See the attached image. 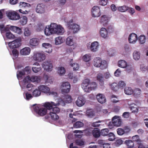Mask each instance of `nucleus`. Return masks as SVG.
Returning a JSON list of instances; mask_svg holds the SVG:
<instances>
[{
	"label": "nucleus",
	"instance_id": "nucleus-1",
	"mask_svg": "<svg viewBox=\"0 0 148 148\" xmlns=\"http://www.w3.org/2000/svg\"><path fill=\"white\" fill-rule=\"evenodd\" d=\"M7 25L5 27L4 24H0V31L2 34L5 33L7 31H9L10 29L19 34L22 33V30L21 28L14 26H11L10 27H9Z\"/></svg>",
	"mask_w": 148,
	"mask_h": 148
},
{
	"label": "nucleus",
	"instance_id": "nucleus-2",
	"mask_svg": "<svg viewBox=\"0 0 148 148\" xmlns=\"http://www.w3.org/2000/svg\"><path fill=\"white\" fill-rule=\"evenodd\" d=\"M94 65L97 67H100V69L103 70L107 68V64L105 60H102L99 58H96L94 60Z\"/></svg>",
	"mask_w": 148,
	"mask_h": 148
},
{
	"label": "nucleus",
	"instance_id": "nucleus-3",
	"mask_svg": "<svg viewBox=\"0 0 148 148\" xmlns=\"http://www.w3.org/2000/svg\"><path fill=\"white\" fill-rule=\"evenodd\" d=\"M60 111V110L58 108L56 107L53 108L49 112V115L51 119L53 121L58 120L59 119V116L57 115Z\"/></svg>",
	"mask_w": 148,
	"mask_h": 148
},
{
	"label": "nucleus",
	"instance_id": "nucleus-4",
	"mask_svg": "<svg viewBox=\"0 0 148 148\" xmlns=\"http://www.w3.org/2000/svg\"><path fill=\"white\" fill-rule=\"evenodd\" d=\"M34 110L37 114L40 116L45 115L47 113L46 109L44 108H41L38 106L34 107Z\"/></svg>",
	"mask_w": 148,
	"mask_h": 148
},
{
	"label": "nucleus",
	"instance_id": "nucleus-5",
	"mask_svg": "<svg viewBox=\"0 0 148 148\" xmlns=\"http://www.w3.org/2000/svg\"><path fill=\"white\" fill-rule=\"evenodd\" d=\"M41 78L40 76L33 75L30 77L28 75L25 77L23 81L25 82H39L40 81Z\"/></svg>",
	"mask_w": 148,
	"mask_h": 148
},
{
	"label": "nucleus",
	"instance_id": "nucleus-6",
	"mask_svg": "<svg viewBox=\"0 0 148 148\" xmlns=\"http://www.w3.org/2000/svg\"><path fill=\"white\" fill-rule=\"evenodd\" d=\"M9 18L12 20H16L20 18V16L15 11L9 12L7 14Z\"/></svg>",
	"mask_w": 148,
	"mask_h": 148
},
{
	"label": "nucleus",
	"instance_id": "nucleus-7",
	"mask_svg": "<svg viewBox=\"0 0 148 148\" xmlns=\"http://www.w3.org/2000/svg\"><path fill=\"white\" fill-rule=\"evenodd\" d=\"M21 38H18L9 43V45L11 48H15L19 47L21 45Z\"/></svg>",
	"mask_w": 148,
	"mask_h": 148
},
{
	"label": "nucleus",
	"instance_id": "nucleus-8",
	"mask_svg": "<svg viewBox=\"0 0 148 148\" xmlns=\"http://www.w3.org/2000/svg\"><path fill=\"white\" fill-rule=\"evenodd\" d=\"M45 58V56L43 53H34L33 56V59L36 61L41 62L44 60Z\"/></svg>",
	"mask_w": 148,
	"mask_h": 148
},
{
	"label": "nucleus",
	"instance_id": "nucleus-9",
	"mask_svg": "<svg viewBox=\"0 0 148 148\" xmlns=\"http://www.w3.org/2000/svg\"><path fill=\"white\" fill-rule=\"evenodd\" d=\"M62 86L63 88L61 90L62 94L67 93L69 92L71 86L69 82H63Z\"/></svg>",
	"mask_w": 148,
	"mask_h": 148
},
{
	"label": "nucleus",
	"instance_id": "nucleus-10",
	"mask_svg": "<svg viewBox=\"0 0 148 148\" xmlns=\"http://www.w3.org/2000/svg\"><path fill=\"white\" fill-rule=\"evenodd\" d=\"M42 67L47 71H51L53 69L52 64L50 61H47L44 62L42 64Z\"/></svg>",
	"mask_w": 148,
	"mask_h": 148
},
{
	"label": "nucleus",
	"instance_id": "nucleus-11",
	"mask_svg": "<svg viewBox=\"0 0 148 148\" xmlns=\"http://www.w3.org/2000/svg\"><path fill=\"white\" fill-rule=\"evenodd\" d=\"M60 105L59 103H55L53 102H46L44 103L43 105L44 108L47 109V110H51L53 109V106L55 107L58 106Z\"/></svg>",
	"mask_w": 148,
	"mask_h": 148
},
{
	"label": "nucleus",
	"instance_id": "nucleus-12",
	"mask_svg": "<svg viewBox=\"0 0 148 148\" xmlns=\"http://www.w3.org/2000/svg\"><path fill=\"white\" fill-rule=\"evenodd\" d=\"M91 12L92 16L93 17H98L101 15L99 8L97 6L93 7L92 8Z\"/></svg>",
	"mask_w": 148,
	"mask_h": 148
},
{
	"label": "nucleus",
	"instance_id": "nucleus-13",
	"mask_svg": "<svg viewBox=\"0 0 148 148\" xmlns=\"http://www.w3.org/2000/svg\"><path fill=\"white\" fill-rule=\"evenodd\" d=\"M90 82V80L88 79H85L83 80L82 84V87L84 91L86 92L88 91L87 88Z\"/></svg>",
	"mask_w": 148,
	"mask_h": 148
},
{
	"label": "nucleus",
	"instance_id": "nucleus-14",
	"mask_svg": "<svg viewBox=\"0 0 148 148\" xmlns=\"http://www.w3.org/2000/svg\"><path fill=\"white\" fill-rule=\"evenodd\" d=\"M68 25L69 29L73 30L74 33L77 32L79 30V26L77 24H70L69 23H68Z\"/></svg>",
	"mask_w": 148,
	"mask_h": 148
},
{
	"label": "nucleus",
	"instance_id": "nucleus-15",
	"mask_svg": "<svg viewBox=\"0 0 148 148\" xmlns=\"http://www.w3.org/2000/svg\"><path fill=\"white\" fill-rule=\"evenodd\" d=\"M96 97L98 101L101 103H104L106 101V98L103 94L98 93Z\"/></svg>",
	"mask_w": 148,
	"mask_h": 148
},
{
	"label": "nucleus",
	"instance_id": "nucleus-16",
	"mask_svg": "<svg viewBox=\"0 0 148 148\" xmlns=\"http://www.w3.org/2000/svg\"><path fill=\"white\" fill-rule=\"evenodd\" d=\"M86 102L85 99L82 96L78 97L76 101V105L79 107H81L84 105Z\"/></svg>",
	"mask_w": 148,
	"mask_h": 148
},
{
	"label": "nucleus",
	"instance_id": "nucleus-17",
	"mask_svg": "<svg viewBox=\"0 0 148 148\" xmlns=\"http://www.w3.org/2000/svg\"><path fill=\"white\" fill-rule=\"evenodd\" d=\"M141 90L139 88H136L134 90L130 89V95L133 94L135 97L139 96L141 94Z\"/></svg>",
	"mask_w": 148,
	"mask_h": 148
},
{
	"label": "nucleus",
	"instance_id": "nucleus-18",
	"mask_svg": "<svg viewBox=\"0 0 148 148\" xmlns=\"http://www.w3.org/2000/svg\"><path fill=\"white\" fill-rule=\"evenodd\" d=\"M40 42L39 39L37 38H33L30 39L29 41L30 45L32 46H38Z\"/></svg>",
	"mask_w": 148,
	"mask_h": 148
},
{
	"label": "nucleus",
	"instance_id": "nucleus-19",
	"mask_svg": "<svg viewBox=\"0 0 148 148\" xmlns=\"http://www.w3.org/2000/svg\"><path fill=\"white\" fill-rule=\"evenodd\" d=\"M112 120L114 121V126H116L119 127L121 125V120L119 117L115 116L113 117Z\"/></svg>",
	"mask_w": 148,
	"mask_h": 148
},
{
	"label": "nucleus",
	"instance_id": "nucleus-20",
	"mask_svg": "<svg viewBox=\"0 0 148 148\" xmlns=\"http://www.w3.org/2000/svg\"><path fill=\"white\" fill-rule=\"evenodd\" d=\"M42 46L45 48V51L48 53H50L52 51V47L51 45L49 43H43Z\"/></svg>",
	"mask_w": 148,
	"mask_h": 148
},
{
	"label": "nucleus",
	"instance_id": "nucleus-21",
	"mask_svg": "<svg viewBox=\"0 0 148 148\" xmlns=\"http://www.w3.org/2000/svg\"><path fill=\"white\" fill-rule=\"evenodd\" d=\"M38 88L40 90V92L48 94L50 90V88L45 85H40L38 87Z\"/></svg>",
	"mask_w": 148,
	"mask_h": 148
},
{
	"label": "nucleus",
	"instance_id": "nucleus-22",
	"mask_svg": "<svg viewBox=\"0 0 148 148\" xmlns=\"http://www.w3.org/2000/svg\"><path fill=\"white\" fill-rule=\"evenodd\" d=\"M89 86L88 87V91H87V92H89L92 90H95L97 87V84L95 82H90Z\"/></svg>",
	"mask_w": 148,
	"mask_h": 148
},
{
	"label": "nucleus",
	"instance_id": "nucleus-23",
	"mask_svg": "<svg viewBox=\"0 0 148 148\" xmlns=\"http://www.w3.org/2000/svg\"><path fill=\"white\" fill-rule=\"evenodd\" d=\"M34 66L32 68L33 71L37 73L41 69V68L38 62H35L33 64Z\"/></svg>",
	"mask_w": 148,
	"mask_h": 148
},
{
	"label": "nucleus",
	"instance_id": "nucleus-24",
	"mask_svg": "<svg viewBox=\"0 0 148 148\" xmlns=\"http://www.w3.org/2000/svg\"><path fill=\"white\" fill-rule=\"evenodd\" d=\"M30 49L29 47H26L20 50V54L23 55H28L30 53Z\"/></svg>",
	"mask_w": 148,
	"mask_h": 148
},
{
	"label": "nucleus",
	"instance_id": "nucleus-25",
	"mask_svg": "<svg viewBox=\"0 0 148 148\" xmlns=\"http://www.w3.org/2000/svg\"><path fill=\"white\" fill-rule=\"evenodd\" d=\"M97 80L99 81V84L101 86H103L104 84V79L103 75L101 73L98 74L97 76Z\"/></svg>",
	"mask_w": 148,
	"mask_h": 148
},
{
	"label": "nucleus",
	"instance_id": "nucleus-26",
	"mask_svg": "<svg viewBox=\"0 0 148 148\" xmlns=\"http://www.w3.org/2000/svg\"><path fill=\"white\" fill-rule=\"evenodd\" d=\"M100 35L103 38H106L108 36V31L105 28H102L100 31Z\"/></svg>",
	"mask_w": 148,
	"mask_h": 148
},
{
	"label": "nucleus",
	"instance_id": "nucleus-27",
	"mask_svg": "<svg viewBox=\"0 0 148 148\" xmlns=\"http://www.w3.org/2000/svg\"><path fill=\"white\" fill-rule=\"evenodd\" d=\"M92 134L93 136L95 138H98L100 137L101 135V132L97 128H95L92 131Z\"/></svg>",
	"mask_w": 148,
	"mask_h": 148
},
{
	"label": "nucleus",
	"instance_id": "nucleus-28",
	"mask_svg": "<svg viewBox=\"0 0 148 148\" xmlns=\"http://www.w3.org/2000/svg\"><path fill=\"white\" fill-rule=\"evenodd\" d=\"M99 46L98 43L97 42H92L90 46L91 51L93 52H95L97 50Z\"/></svg>",
	"mask_w": 148,
	"mask_h": 148
},
{
	"label": "nucleus",
	"instance_id": "nucleus-29",
	"mask_svg": "<svg viewBox=\"0 0 148 148\" xmlns=\"http://www.w3.org/2000/svg\"><path fill=\"white\" fill-rule=\"evenodd\" d=\"M100 22L104 26H106L108 22V18L105 15L102 16L100 19Z\"/></svg>",
	"mask_w": 148,
	"mask_h": 148
},
{
	"label": "nucleus",
	"instance_id": "nucleus-30",
	"mask_svg": "<svg viewBox=\"0 0 148 148\" xmlns=\"http://www.w3.org/2000/svg\"><path fill=\"white\" fill-rule=\"evenodd\" d=\"M130 110L132 111V113H136L138 111L137 105L135 103L130 104Z\"/></svg>",
	"mask_w": 148,
	"mask_h": 148
},
{
	"label": "nucleus",
	"instance_id": "nucleus-31",
	"mask_svg": "<svg viewBox=\"0 0 148 148\" xmlns=\"http://www.w3.org/2000/svg\"><path fill=\"white\" fill-rule=\"evenodd\" d=\"M137 39V36L136 34L134 33L130 34V43L135 42Z\"/></svg>",
	"mask_w": 148,
	"mask_h": 148
},
{
	"label": "nucleus",
	"instance_id": "nucleus-32",
	"mask_svg": "<svg viewBox=\"0 0 148 148\" xmlns=\"http://www.w3.org/2000/svg\"><path fill=\"white\" fill-rule=\"evenodd\" d=\"M109 85L111 89L114 91H116L119 89L118 84L116 83L113 82L110 84Z\"/></svg>",
	"mask_w": 148,
	"mask_h": 148
},
{
	"label": "nucleus",
	"instance_id": "nucleus-33",
	"mask_svg": "<svg viewBox=\"0 0 148 148\" xmlns=\"http://www.w3.org/2000/svg\"><path fill=\"white\" fill-rule=\"evenodd\" d=\"M64 32V29L61 26L58 25L56 29V30L54 34H56L58 35H62Z\"/></svg>",
	"mask_w": 148,
	"mask_h": 148
},
{
	"label": "nucleus",
	"instance_id": "nucleus-34",
	"mask_svg": "<svg viewBox=\"0 0 148 148\" xmlns=\"http://www.w3.org/2000/svg\"><path fill=\"white\" fill-rule=\"evenodd\" d=\"M118 66L121 68H125L127 66V64L124 60H120L118 62Z\"/></svg>",
	"mask_w": 148,
	"mask_h": 148
},
{
	"label": "nucleus",
	"instance_id": "nucleus-35",
	"mask_svg": "<svg viewBox=\"0 0 148 148\" xmlns=\"http://www.w3.org/2000/svg\"><path fill=\"white\" fill-rule=\"evenodd\" d=\"M70 64V65L73 67V70L77 71L78 70L79 68V65L77 63H73V60H71Z\"/></svg>",
	"mask_w": 148,
	"mask_h": 148
},
{
	"label": "nucleus",
	"instance_id": "nucleus-36",
	"mask_svg": "<svg viewBox=\"0 0 148 148\" xmlns=\"http://www.w3.org/2000/svg\"><path fill=\"white\" fill-rule=\"evenodd\" d=\"M25 74V73L24 70L22 71H18L17 72V77L19 79H21L23 76Z\"/></svg>",
	"mask_w": 148,
	"mask_h": 148
},
{
	"label": "nucleus",
	"instance_id": "nucleus-37",
	"mask_svg": "<svg viewBox=\"0 0 148 148\" xmlns=\"http://www.w3.org/2000/svg\"><path fill=\"white\" fill-rule=\"evenodd\" d=\"M20 23L22 25H25L27 21V18L26 16H23L20 17Z\"/></svg>",
	"mask_w": 148,
	"mask_h": 148
},
{
	"label": "nucleus",
	"instance_id": "nucleus-38",
	"mask_svg": "<svg viewBox=\"0 0 148 148\" xmlns=\"http://www.w3.org/2000/svg\"><path fill=\"white\" fill-rule=\"evenodd\" d=\"M45 9L40 5H38L36 8V11L37 12L39 13H42L45 12Z\"/></svg>",
	"mask_w": 148,
	"mask_h": 148
},
{
	"label": "nucleus",
	"instance_id": "nucleus-39",
	"mask_svg": "<svg viewBox=\"0 0 148 148\" xmlns=\"http://www.w3.org/2000/svg\"><path fill=\"white\" fill-rule=\"evenodd\" d=\"M44 32L46 36H49L51 34H54L53 33V32L49 27V26H48V27L47 26L45 27V29Z\"/></svg>",
	"mask_w": 148,
	"mask_h": 148
},
{
	"label": "nucleus",
	"instance_id": "nucleus-40",
	"mask_svg": "<svg viewBox=\"0 0 148 148\" xmlns=\"http://www.w3.org/2000/svg\"><path fill=\"white\" fill-rule=\"evenodd\" d=\"M66 43L67 45L70 46H72L73 45V42L72 36H69L66 38Z\"/></svg>",
	"mask_w": 148,
	"mask_h": 148
},
{
	"label": "nucleus",
	"instance_id": "nucleus-41",
	"mask_svg": "<svg viewBox=\"0 0 148 148\" xmlns=\"http://www.w3.org/2000/svg\"><path fill=\"white\" fill-rule=\"evenodd\" d=\"M58 25H57L56 24L54 23H51L50 26H49L50 28L53 32V33L54 34L56 30V29Z\"/></svg>",
	"mask_w": 148,
	"mask_h": 148
},
{
	"label": "nucleus",
	"instance_id": "nucleus-42",
	"mask_svg": "<svg viewBox=\"0 0 148 148\" xmlns=\"http://www.w3.org/2000/svg\"><path fill=\"white\" fill-rule=\"evenodd\" d=\"M100 132L101 135L103 136H108V134H109V130L108 128L102 129Z\"/></svg>",
	"mask_w": 148,
	"mask_h": 148
},
{
	"label": "nucleus",
	"instance_id": "nucleus-43",
	"mask_svg": "<svg viewBox=\"0 0 148 148\" xmlns=\"http://www.w3.org/2000/svg\"><path fill=\"white\" fill-rule=\"evenodd\" d=\"M41 92L38 88L34 90L32 92V95L34 97H38L41 95Z\"/></svg>",
	"mask_w": 148,
	"mask_h": 148
},
{
	"label": "nucleus",
	"instance_id": "nucleus-44",
	"mask_svg": "<svg viewBox=\"0 0 148 148\" xmlns=\"http://www.w3.org/2000/svg\"><path fill=\"white\" fill-rule=\"evenodd\" d=\"M84 123L80 121H77L73 124V127L75 128H80L84 126Z\"/></svg>",
	"mask_w": 148,
	"mask_h": 148
},
{
	"label": "nucleus",
	"instance_id": "nucleus-45",
	"mask_svg": "<svg viewBox=\"0 0 148 148\" xmlns=\"http://www.w3.org/2000/svg\"><path fill=\"white\" fill-rule=\"evenodd\" d=\"M134 59L136 60H138L140 58V54L139 52L135 51L133 53Z\"/></svg>",
	"mask_w": 148,
	"mask_h": 148
},
{
	"label": "nucleus",
	"instance_id": "nucleus-46",
	"mask_svg": "<svg viewBox=\"0 0 148 148\" xmlns=\"http://www.w3.org/2000/svg\"><path fill=\"white\" fill-rule=\"evenodd\" d=\"M55 44L56 45H59L63 42V40L62 38L60 36H59L56 38L55 39Z\"/></svg>",
	"mask_w": 148,
	"mask_h": 148
},
{
	"label": "nucleus",
	"instance_id": "nucleus-47",
	"mask_svg": "<svg viewBox=\"0 0 148 148\" xmlns=\"http://www.w3.org/2000/svg\"><path fill=\"white\" fill-rule=\"evenodd\" d=\"M5 36L6 38L8 39H14L15 38L14 35L10 31L5 32Z\"/></svg>",
	"mask_w": 148,
	"mask_h": 148
},
{
	"label": "nucleus",
	"instance_id": "nucleus-48",
	"mask_svg": "<svg viewBox=\"0 0 148 148\" xmlns=\"http://www.w3.org/2000/svg\"><path fill=\"white\" fill-rule=\"evenodd\" d=\"M65 69L63 67H59L58 68V73L60 75H61L65 73Z\"/></svg>",
	"mask_w": 148,
	"mask_h": 148
},
{
	"label": "nucleus",
	"instance_id": "nucleus-49",
	"mask_svg": "<svg viewBox=\"0 0 148 148\" xmlns=\"http://www.w3.org/2000/svg\"><path fill=\"white\" fill-rule=\"evenodd\" d=\"M75 143L76 145L82 146L84 145V142L82 140L80 139H78L75 141Z\"/></svg>",
	"mask_w": 148,
	"mask_h": 148
},
{
	"label": "nucleus",
	"instance_id": "nucleus-50",
	"mask_svg": "<svg viewBox=\"0 0 148 148\" xmlns=\"http://www.w3.org/2000/svg\"><path fill=\"white\" fill-rule=\"evenodd\" d=\"M91 56L90 54H86L83 57V60L86 62H88L90 60Z\"/></svg>",
	"mask_w": 148,
	"mask_h": 148
},
{
	"label": "nucleus",
	"instance_id": "nucleus-51",
	"mask_svg": "<svg viewBox=\"0 0 148 148\" xmlns=\"http://www.w3.org/2000/svg\"><path fill=\"white\" fill-rule=\"evenodd\" d=\"M109 138L108 140L110 141H113L115 139V136L113 133L110 132L108 136Z\"/></svg>",
	"mask_w": 148,
	"mask_h": 148
},
{
	"label": "nucleus",
	"instance_id": "nucleus-52",
	"mask_svg": "<svg viewBox=\"0 0 148 148\" xmlns=\"http://www.w3.org/2000/svg\"><path fill=\"white\" fill-rule=\"evenodd\" d=\"M145 36L144 35H141L138 38V40L141 44H144L145 41Z\"/></svg>",
	"mask_w": 148,
	"mask_h": 148
},
{
	"label": "nucleus",
	"instance_id": "nucleus-53",
	"mask_svg": "<svg viewBox=\"0 0 148 148\" xmlns=\"http://www.w3.org/2000/svg\"><path fill=\"white\" fill-rule=\"evenodd\" d=\"M64 99L66 103H70L72 101V98L69 95H67L65 96Z\"/></svg>",
	"mask_w": 148,
	"mask_h": 148
},
{
	"label": "nucleus",
	"instance_id": "nucleus-54",
	"mask_svg": "<svg viewBox=\"0 0 148 148\" xmlns=\"http://www.w3.org/2000/svg\"><path fill=\"white\" fill-rule=\"evenodd\" d=\"M24 34L25 36H29L31 35V32L28 28H25L24 30Z\"/></svg>",
	"mask_w": 148,
	"mask_h": 148
},
{
	"label": "nucleus",
	"instance_id": "nucleus-55",
	"mask_svg": "<svg viewBox=\"0 0 148 148\" xmlns=\"http://www.w3.org/2000/svg\"><path fill=\"white\" fill-rule=\"evenodd\" d=\"M128 8L125 6L119 7L118 8V10L122 12H125L127 10Z\"/></svg>",
	"mask_w": 148,
	"mask_h": 148
},
{
	"label": "nucleus",
	"instance_id": "nucleus-56",
	"mask_svg": "<svg viewBox=\"0 0 148 148\" xmlns=\"http://www.w3.org/2000/svg\"><path fill=\"white\" fill-rule=\"evenodd\" d=\"M119 86V89L122 88L125 86L126 84L123 81H119L118 84Z\"/></svg>",
	"mask_w": 148,
	"mask_h": 148
},
{
	"label": "nucleus",
	"instance_id": "nucleus-57",
	"mask_svg": "<svg viewBox=\"0 0 148 148\" xmlns=\"http://www.w3.org/2000/svg\"><path fill=\"white\" fill-rule=\"evenodd\" d=\"M101 121H97L91 123V126L94 127H99L100 124H99L98 123H101Z\"/></svg>",
	"mask_w": 148,
	"mask_h": 148
},
{
	"label": "nucleus",
	"instance_id": "nucleus-58",
	"mask_svg": "<svg viewBox=\"0 0 148 148\" xmlns=\"http://www.w3.org/2000/svg\"><path fill=\"white\" fill-rule=\"evenodd\" d=\"M117 134L119 135H122L124 134L125 132L124 130L121 128H118L117 130Z\"/></svg>",
	"mask_w": 148,
	"mask_h": 148
},
{
	"label": "nucleus",
	"instance_id": "nucleus-59",
	"mask_svg": "<svg viewBox=\"0 0 148 148\" xmlns=\"http://www.w3.org/2000/svg\"><path fill=\"white\" fill-rule=\"evenodd\" d=\"M121 71L119 69H117L114 73V75L116 76H119L121 74Z\"/></svg>",
	"mask_w": 148,
	"mask_h": 148
},
{
	"label": "nucleus",
	"instance_id": "nucleus-60",
	"mask_svg": "<svg viewBox=\"0 0 148 148\" xmlns=\"http://www.w3.org/2000/svg\"><path fill=\"white\" fill-rule=\"evenodd\" d=\"M132 140L133 141L138 142L139 141V137L138 135H135L132 137Z\"/></svg>",
	"mask_w": 148,
	"mask_h": 148
},
{
	"label": "nucleus",
	"instance_id": "nucleus-61",
	"mask_svg": "<svg viewBox=\"0 0 148 148\" xmlns=\"http://www.w3.org/2000/svg\"><path fill=\"white\" fill-rule=\"evenodd\" d=\"M87 115L88 116L90 117H92L94 115V113L93 112L90 111L87 112Z\"/></svg>",
	"mask_w": 148,
	"mask_h": 148
},
{
	"label": "nucleus",
	"instance_id": "nucleus-62",
	"mask_svg": "<svg viewBox=\"0 0 148 148\" xmlns=\"http://www.w3.org/2000/svg\"><path fill=\"white\" fill-rule=\"evenodd\" d=\"M26 99L27 100H29L32 98L33 96L31 94L28 93H26L25 94Z\"/></svg>",
	"mask_w": 148,
	"mask_h": 148
},
{
	"label": "nucleus",
	"instance_id": "nucleus-63",
	"mask_svg": "<svg viewBox=\"0 0 148 148\" xmlns=\"http://www.w3.org/2000/svg\"><path fill=\"white\" fill-rule=\"evenodd\" d=\"M130 116V113L128 112H125L123 113L122 116L125 118H128Z\"/></svg>",
	"mask_w": 148,
	"mask_h": 148
},
{
	"label": "nucleus",
	"instance_id": "nucleus-64",
	"mask_svg": "<svg viewBox=\"0 0 148 148\" xmlns=\"http://www.w3.org/2000/svg\"><path fill=\"white\" fill-rule=\"evenodd\" d=\"M107 0H101L99 2V4L102 5H105L107 4Z\"/></svg>",
	"mask_w": 148,
	"mask_h": 148
}]
</instances>
